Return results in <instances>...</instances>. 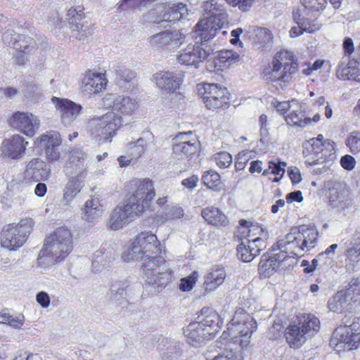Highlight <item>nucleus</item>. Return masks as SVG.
<instances>
[{
	"instance_id": "nucleus-13",
	"label": "nucleus",
	"mask_w": 360,
	"mask_h": 360,
	"mask_svg": "<svg viewBox=\"0 0 360 360\" xmlns=\"http://www.w3.org/2000/svg\"><path fill=\"white\" fill-rule=\"evenodd\" d=\"M84 15L83 9L80 6L71 7L67 13L72 37L82 41H85L94 31L93 25L84 20Z\"/></svg>"
},
{
	"instance_id": "nucleus-56",
	"label": "nucleus",
	"mask_w": 360,
	"mask_h": 360,
	"mask_svg": "<svg viewBox=\"0 0 360 360\" xmlns=\"http://www.w3.org/2000/svg\"><path fill=\"white\" fill-rule=\"evenodd\" d=\"M181 355V347L179 344L175 343L174 345H170L166 349L163 354V358L165 360H179Z\"/></svg>"
},
{
	"instance_id": "nucleus-16",
	"label": "nucleus",
	"mask_w": 360,
	"mask_h": 360,
	"mask_svg": "<svg viewBox=\"0 0 360 360\" xmlns=\"http://www.w3.org/2000/svg\"><path fill=\"white\" fill-rule=\"evenodd\" d=\"M9 122L13 128L30 137L37 133L40 124L39 120L33 114L19 111L13 114Z\"/></svg>"
},
{
	"instance_id": "nucleus-21",
	"label": "nucleus",
	"mask_w": 360,
	"mask_h": 360,
	"mask_svg": "<svg viewBox=\"0 0 360 360\" xmlns=\"http://www.w3.org/2000/svg\"><path fill=\"white\" fill-rule=\"evenodd\" d=\"M56 110L59 112L61 122L65 126L70 125L78 116L82 106L66 98L53 96L51 98Z\"/></svg>"
},
{
	"instance_id": "nucleus-1",
	"label": "nucleus",
	"mask_w": 360,
	"mask_h": 360,
	"mask_svg": "<svg viewBox=\"0 0 360 360\" xmlns=\"http://www.w3.org/2000/svg\"><path fill=\"white\" fill-rule=\"evenodd\" d=\"M103 102L110 111L101 117L92 118L87 126L91 136L100 143L110 141L122 125V116L131 115L138 108L136 99L124 95H108L103 98Z\"/></svg>"
},
{
	"instance_id": "nucleus-26",
	"label": "nucleus",
	"mask_w": 360,
	"mask_h": 360,
	"mask_svg": "<svg viewBox=\"0 0 360 360\" xmlns=\"http://www.w3.org/2000/svg\"><path fill=\"white\" fill-rule=\"evenodd\" d=\"M199 323L205 331L212 337L219 332L223 325V321L220 316L212 309L208 307H204L198 316Z\"/></svg>"
},
{
	"instance_id": "nucleus-6",
	"label": "nucleus",
	"mask_w": 360,
	"mask_h": 360,
	"mask_svg": "<svg viewBox=\"0 0 360 360\" xmlns=\"http://www.w3.org/2000/svg\"><path fill=\"white\" fill-rule=\"evenodd\" d=\"M141 261V270L144 275L146 285L158 292L168 283L172 274L166 260L160 255L139 259Z\"/></svg>"
},
{
	"instance_id": "nucleus-35",
	"label": "nucleus",
	"mask_w": 360,
	"mask_h": 360,
	"mask_svg": "<svg viewBox=\"0 0 360 360\" xmlns=\"http://www.w3.org/2000/svg\"><path fill=\"white\" fill-rule=\"evenodd\" d=\"M295 105H296V107L292 109L290 113L285 117V121L289 125L304 128L309 124L311 120L309 117H305L304 112L298 103H296Z\"/></svg>"
},
{
	"instance_id": "nucleus-19",
	"label": "nucleus",
	"mask_w": 360,
	"mask_h": 360,
	"mask_svg": "<svg viewBox=\"0 0 360 360\" xmlns=\"http://www.w3.org/2000/svg\"><path fill=\"white\" fill-rule=\"evenodd\" d=\"M50 175V165L40 158H32L29 161L23 173L24 180L27 182L46 181Z\"/></svg>"
},
{
	"instance_id": "nucleus-30",
	"label": "nucleus",
	"mask_w": 360,
	"mask_h": 360,
	"mask_svg": "<svg viewBox=\"0 0 360 360\" xmlns=\"http://www.w3.org/2000/svg\"><path fill=\"white\" fill-rule=\"evenodd\" d=\"M103 205L99 195H92L91 198L86 200L84 208L82 210V218L87 221H93L98 219L102 214Z\"/></svg>"
},
{
	"instance_id": "nucleus-24",
	"label": "nucleus",
	"mask_w": 360,
	"mask_h": 360,
	"mask_svg": "<svg viewBox=\"0 0 360 360\" xmlns=\"http://www.w3.org/2000/svg\"><path fill=\"white\" fill-rule=\"evenodd\" d=\"M214 18H203L200 20L195 26L193 31V37L196 43H202L212 39L217 31L224 27L214 22Z\"/></svg>"
},
{
	"instance_id": "nucleus-46",
	"label": "nucleus",
	"mask_w": 360,
	"mask_h": 360,
	"mask_svg": "<svg viewBox=\"0 0 360 360\" xmlns=\"http://www.w3.org/2000/svg\"><path fill=\"white\" fill-rule=\"evenodd\" d=\"M207 18H214V22L221 25V26L226 25L228 24V14L224 5L217 2L214 9H213V13Z\"/></svg>"
},
{
	"instance_id": "nucleus-50",
	"label": "nucleus",
	"mask_w": 360,
	"mask_h": 360,
	"mask_svg": "<svg viewBox=\"0 0 360 360\" xmlns=\"http://www.w3.org/2000/svg\"><path fill=\"white\" fill-rule=\"evenodd\" d=\"M184 216V210L181 207L177 206H172L168 207L164 215H158V221L162 223L166 222L168 220L180 219Z\"/></svg>"
},
{
	"instance_id": "nucleus-27",
	"label": "nucleus",
	"mask_w": 360,
	"mask_h": 360,
	"mask_svg": "<svg viewBox=\"0 0 360 360\" xmlns=\"http://www.w3.org/2000/svg\"><path fill=\"white\" fill-rule=\"evenodd\" d=\"M129 286L130 283L127 279L112 281L110 287V300L114 304L125 307Z\"/></svg>"
},
{
	"instance_id": "nucleus-58",
	"label": "nucleus",
	"mask_w": 360,
	"mask_h": 360,
	"mask_svg": "<svg viewBox=\"0 0 360 360\" xmlns=\"http://www.w3.org/2000/svg\"><path fill=\"white\" fill-rule=\"evenodd\" d=\"M319 25L316 26L315 25H313L312 26L309 25L307 27V25L305 26H299L298 27H293L290 30V34L292 37H297L302 34H303L304 32H307L309 33H313L316 30H319Z\"/></svg>"
},
{
	"instance_id": "nucleus-11",
	"label": "nucleus",
	"mask_w": 360,
	"mask_h": 360,
	"mask_svg": "<svg viewBox=\"0 0 360 360\" xmlns=\"http://www.w3.org/2000/svg\"><path fill=\"white\" fill-rule=\"evenodd\" d=\"M360 344V333H354L350 326H340L333 333L329 345L338 353L356 349Z\"/></svg>"
},
{
	"instance_id": "nucleus-64",
	"label": "nucleus",
	"mask_w": 360,
	"mask_h": 360,
	"mask_svg": "<svg viewBox=\"0 0 360 360\" xmlns=\"http://www.w3.org/2000/svg\"><path fill=\"white\" fill-rule=\"evenodd\" d=\"M355 164V159L352 155H345L340 159V165L345 169L352 170L354 168Z\"/></svg>"
},
{
	"instance_id": "nucleus-23",
	"label": "nucleus",
	"mask_w": 360,
	"mask_h": 360,
	"mask_svg": "<svg viewBox=\"0 0 360 360\" xmlns=\"http://www.w3.org/2000/svg\"><path fill=\"white\" fill-rule=\"evenodd\" d=\"M288 258V255L283 252H279L269 255L266 252L262 255L258 265V271L264 278H269L274 272L278 271L282 263Z\"/></svg>"
},
{
	"instance_id": "nucleus-62",
	"label": "nucleus",
	"mask_w": 360,
	"mask_h": 360,
	"mask_svg": "<svg viewBox=\"0 0 360 360\" xmlns=\"http://www.w3.org/2000/svg\"><path fill=\"white\" fill-rule=\"evenodd\" d=\"M19 34L13 30H7L3 33V41L8 46L13 47L15 41L18 39Z\"/></svg>"
},
{
	"instance_id": "nucleus-33",
	"label": "nucleus",
	"mask_w": 360,
	"mask_h": 360,
	"mask_svg": "<svg viewBox=\"0 0 360 360\" xmlns=\"http://www.w3.org/2000/svg\"><path fill=\"white\" fill-rule=\"evenodd\" d=\"M184 335L188 343L193 346H195L205 338H211L199 321L191 323L184 330Z\"/></svg>"
},
{
	"instance_id": "nucleus-51",
	"label": "nucleus",
	"mask_w": 360,
	"mask_h": 360,
	"mask_svg": "<svg viewBox=\"0 0 360 360\" xmlns=\"http://www.w3.org/2000/svg\"><path fill=\"white\" fill-rule=\"evenodd\" d=\"M34 42L31 37L19 34L18 39L15 41L13 48L19 52L25 53L30 46H34Z\"/></svg>"
},
{
	"instance_id": "nucleus-28",
	"label": "nucleus",
	"mask_w": 360,
	"mask_h": 360,
	"mask_svg": "<svg viewBox=\"0 0 360 360\" xmlns=\"http://www.w3.org/2000/svg\"><path fill=\"white\" fill-rule=\"evenodd\" d=\"M345 255L347 270L354 271L353 262H357L360 259V232H356L353 235L351 240L347 245Z\"/></svg>"
},
{
	"instance_id": "nucleus-61",
	"label": "nucleus",
	"mask_w": 360,
	"mask_h": 360,
	"mask_svg": "<svg viewBox=\"0 0 360 360\" xmlns=\"http://www.w3.org/2000/svg\"><path fill=\"white\" fill-rule=\"evenodd\" d=\"M233 6H238L242 11H248L252 5L255 0H225Z\"/></svg>"
},
{
	"instance_id": "nucleus-38",
	"label": "nucleus",
	"mask_w": 360,
	"mask_h": 360,
	"mask_svg": "<svg viewBox=\"0 0 360 360\" xmlns=\"http://www.w3.org/2000/svg\"><path fill=\"white\" fill-rule=\"evenodd\" d=\"M239 224L240 226L239 231L241 234L247 233L246 236L248 237L258 235L257 237L264 238V241L266 240L268 238V233L267 231H265L264 229L258 224H254L252 221H247L245 219H240Z\"/></svg>"
},
{
	"instance_id": "nucleus-45",
	"label": "nucleus",
	"mask_w": 360,
	"mask_h": 360,
	"mask_svg": "<svg viewBox=\"0 0 360 360\" xmlns=\"http://www.w3.org/2000/svg\"><path fill=\"white\" fill-rule=\"evenodd\" d=\"M345 291L353 304H360V277L352 278Z\"/></svg>"
},
{
	"instance_id": "nucleus-44",
	"label": "nucleus",
	"mask_w": 360,
	"mask_h": 360,
	"mask_svg": "<svg viewBox=\"0 0 360 360\" xmlns=\"http://www.w3.org/2000/svg\"><path fill=\"white\" fill-rule=\"evenodd\" d=\"M202 181L207 188L214 191H219L221 188L220 176L212 170L207 171L203 174Z\"/></svg>"
},
{
	"instance_id": "nucleus-9",
	"label": "nucleus",
	"mask_w": 360,
	"mask_h": 360,
	"mask_svg": "<svg viewBox=\"0 0 360 360\" xmlns=\"http://www.w3.org/2000/svg\"><path fill=\"white\" fill-rule=\"evenodd\" d=\"M34 222L30 218L22 219L18 224L4 226L1 233V243L9 250H17L23 245L32 231Z\"/></svg>"
},
{
	"instance_id": "nucleus-32",
	"label": "nucleus",
	"mask_w": 360,
	"mask_h": 360,
	"mask_svg": "<svg viewBox=\"0 0 360 360\" xmlns=\"http://www.w3.org/2000/svg\"><path fill=\"white\" fill-rule=\"evenodd\" d=\"M337 76L342 80H354L360 82V58L359 61H349L346 66L342 63L339 64Z\"/></svg>"
},
{
	"instance_id": "nucleus-4",
	"label": "nucleus",
	"mask_w": 360,
	"mask_h": 360,
	"mask_svg": "<svg viewBox=\"0 0 360 360\" xmlns=\"http://www.w3.org/2000/svg\"><path fill=\"white\" fill-rule=\"evenodd\" d=\"M298 65L293 53L281 51L274 56L271 67L264 73L265 80L277 89H284L297 72Z\"/></svg>"
},
{
	"instance_id": "nucleus-36",
	"label": "nucleus",
	"mask_w": 360,
	"mask_h": 360,
	"mask_svg": "<svg viewBox=\"0 0 360 360\" xmlns=\"http://www.w3.org/2000/svg\"><path fill=\"white\" fill-rule=\"evenodd\" d=\"M285 336L290 347H300L306 341L305 335L302 332L300 325H290L285 330Z\"/></svg>"
},
{
	"instance_id": "nucleus-8",
	"label": "nucleus",
	"mask_w": 360,
	"mask_h": 360,
	"mask_svg": "<svg viewBox=\"0 0 360 360\" xmlns=\"http://www.w3.org/2000/svg\"><path fill=\"white\" fill-rule=\"evenodd\" d=\"M161 253V244L156 235L150 232H141L136 236L122 257L124 261L129 262Z\"/></svg>"
},
{
	"instance_id": "nucleus-29",
	"label": "nucleus",
	"mask_w": 360,
	"mask_h": 360,
	"mask_svg": "<svg viewBox=\"0 0 360 360\" xmlns=\"http://www.w3.org/2000/svg\"><path fill=\"white\" fill-rule=\"evenodd\" d=\"M352 301L349 300L345 291H339L334 296L329 298L328 301V309L337 313H343L350 311L353 309L354 306Z\"/></svg>"
},
{
	"instance_id": "nucleus-18",
	"label": "nucleus",
	"mask_w": 360,
	"mask_h": 360,
	"mask_svg": "<svg viewBox=\"0 0 360 360\" xmlns=\"http://www.w3.org/2000/svg\"><path fill=\"white\" fill-rule=\"evenodd\" d=\"M86 169L87 155L81 148H72L69 153V160L65 166L66 174L86 178Z\"/></svg>"
},
{
	"instance_id": "nucleus-2",
	"label": "nucleus",
	"mask_w": 360,
	"mask_h": 360,
	"mask_svg": "<svg viewBox=\"0 0 360 360\" xmlns=\"http://www.w3.org/2000/svg\"><path fill=\"white\" fill-rule=\"evenodd\" d=\"M155 189L150 179H144L137 186L136 191L123 205H117L112 212L109 227L118 230L128 224L150 207L155 197Z\"/></svg>"
},
{
	"instance_id": "nucleus-60",
	"label": "nucleus",
	"mask_w": 360,
	"mask_h": 360,
	"mask_svg": "<svg viewBox=\"0 0 360 360\" xmlns=\"http://www.w3.org/2000/svg\"><path fill=\"white\" fill-rule=\"evenodd\" d=\"M269 169H271V174L275 175H281L282 177L285 173V167L287 164L285 162L278 160L277 162L274 161H270L269 162Z\"/></svg>"
},
{
	"instance_id": "nucleus-55",
	"label": "nucleus",
	"mask_w": 360,
	"mask_h": 360,
	"mask_svg": "<svg viewBox=\"0 0 360 360\" xmlns=\"http://www.w3.org/2000/svg\"><path fill=\"white\" fill-rule=\"evenodd\" d=\"M70 176V177L65 184V186L75 191L76 193H79L85 185V178H82L80 176L73 175Z\"/></svg>"
},
{
	"instance_id": "nucleus-63",
	"label": "nucleus",
	"mask_w": 360,
	"mask_h": 360,
	"mask_svg": "<svg viewBox=\"0 0 360 360\" xmlns=\"http://www.w3.org/2000/svg\"><path fill=\"white\" fill-rule=\"evenodd\" d=\"M248 154V151H243L238 155L235 163V167L237 170H242L245 168V164L249 160Z\"/></svg>"
},
{
	"instance_id": "nucleus-12",
	"label": "nucleus",
	"mask_w": 360,
	"mask_h": 360,
	"mask_svg": "<svg viewBox=\"0 0 360 360\" xmlns=\"http://www.w3.org/2000/svg\"><path fill=\"white\" fill-rule=\"evenodd\" d=\"M185 40L181 30H165L148 38L149 46L155 50H172L179 47Z\"/></svg>"
},
{
	"instance_id": "nucleus-7",
	"label": "nucleus",
	"mask_w": 360,
	"mask_h": 360,
	"mask_svg": "<svg viewBox=\"0 0 360 360\" xmlns=\"http://www.w3.org/2000/svg\"><path fill=\"white\" fill-rule=\"evenodd\" d=\"M257 328L256 321L248 313L236 312L228 324L227 332L221 338H226L227 334L231 338L229 344L243 349L249 345L253 331Z\"/></svg>"
},
{
	"instance_id": "nucleus-57",
	"label": "nucleus",
	"mask_w": 360,
	"mask_h": 360,
	"mask_svg": "<svg viewBox=\"0 0 360 360\" xmlns=\"http://www.w3.org/2000/svg\"><path fill=\"white\" fill-rule=\"evenodd\" d=\"M302 4L305 8L314 11H323L327 4L326 0H302Z\"/></svg>"
},
{
	"instance_id": "nucleus-59",
	"label": "nucleus",
	"mask_w": 360,
	"mask_h": 360,
	"mask_svg": "<svg viewBox=\"0 0 360 360\" xmlns=\"http://www.w3.org/2000/svg\"><path fill=\"white\" fill-rule=\"evenodd\" d=\"M217 165L221 168L228 167L231 162L232 157L227 152H221L217 154L215 157Z\"/></svg>"
},
{
	"instance_id": "nucleus-48",
	"label": "nucleus",
	"mask_w": 360,
	"mask_h": 360,
	"mask_svg": "<svg viewBox=\"0 0 360 360\" xmlns=\"http://www.w3.org/2000/svg\"><path fill=\"white\" fill-rule=\"evenodd\" d=\"M112 68L117 80L120 82H130L136 77V73L126 66L117 65L113 66Z\"/></svg>"
},
{
	"instance_id": "nucleus-10",
	"label": "nucleus",
	"mask_w": 360,
	"mask_h": 360,
	"mask_svg": "<svg viewBox=\"0 0 360 360\" xmlns=\"http://www.w3.org/2000/svg\"><path fill=\"white\" fill-rule=\"evenodd\" d=\"M335 142L326 139L325 146H321L316 141H307L303 145L302 154L306 158L305 164L314 166L323 163L327 159L335 158Z\"/></svg>"
},
{
	"instance_id": "nucleus-49",
	"label": "nucleus",
	"mask_w": 360,
	"mask_h": 360,
	"mask_svg": "<svg viewBox=\"0 0 360 360\" xmlns=\"http://www.w3.org/2000/svg\"><path fill=\"white\" fill-rule=\"evenodd\" d=\"M255 36L260 47L267 48L272 42V34L271 32L264 27H258L255 30Z\"/></svg>"
},
{
	"instance_id": "nucleus-5",
	"label": "nucleus",
	"mask_w": 360,
	"mask_h": 360,
	"mask_svg": "<svg viewBox=\"0 0 360 360\" xmlns=\"http://www.w3.org/2000/svg\"><path fill=\"white\" fill-rule=\"evenodd\" d=\"M318 231L314 226L301 225L293 226L283 239L277 242L278 248H283L281 252L301 256L305 251L313 248L318 238Z\"/></svg>"
},
{
	"instance_id": "nucleus-3",
	"label": "nucleus",
	"mask_w": 360,
	"mask_h": 360,
	"mask_svg": "<svg viewBox=\"0 0 360 360\" xmlns=\"http://www.w3.org/2000/svg\"><path fill=\"white\" fill-rule=\"evenodd\" d=\"M72 248L70 231L65 227L56 229L45 238L43 248L39 251L37 259V266L46 269L63 261L71 252Z\"/></svg>"
},
{
	"instance_id": "nucleus-34",
	"label": "nucleus",
	"mask_w": 360,
	"mask_h": 360,
	"mask_svg": "<svg viewBox=\"0 0 360 360\" xmlns=\"http://www.w3.org/2000/svg\"><path fill=\"white\" fill-rule=\"evenodd\" d=\"M226 274L223 267L216 266L212 268L205 277L204 285L205 290L212 291L222 284L225 280Z\"/></svg>"
},
{
	"instance_id": "nucleus-54",
	"label": "nucleus",
	"mask_w": 360,
	"mask_h": 360,
	"mask_svg": "<svg viewBox=\"0 0 360 360\" xmlns=\"http://www.w3.org/2000/svg\"><path fill=\"white\" fill-rule=\"evenodd\" d=\"M178 9H176L174 5L172 6L165 7L164 13L162 15V19L158 20V23L163 21L175 22L181 19V14L178 13L179 11H176Z\"/></svg>"
},
{
	"instance_id": "nucleus-20",
	"label": "nucleus",
	"mask_w": 360,
	"mask_h": 360,
	"mask_svg": "<svg viewBox=\"0 0 360 360\" xmlns=\"http://www.w3.org/2000/svg\"><path fill=\"white\" fill-rule=\"evenodd\" d=\"M200 46L189 45L177 56V60L181 64L186 65H193L195 68L198 65L205 60L212 52L211 49Z\"/></svg>"
},
{
	"instance_id": "nucleus-40",
	"label": "nucleus",
	"mask_w": 360,
	"mask_h": 360,
	"mask_svg": "<svg viewBox=\"0 0 360 360\" xmlns=\"http://www.w3.org/2000/svg\"><path fill=\"white\" fill-rule=\"evenodd\" d=\"M38 145L44 148L59 147L61 144L60 135L56 131H50L37 139Z\"/></svg>"
},
{
	"instance_id": "nucleus-15",
	"label": "nucleus",
	"mask_w": 360,
	"mask_h": 360,
	"mask_svg": "<svg viewBox=\"0 0 360 360\" xmlns=\"http://www.w3.org/2000/svg\"><path fill=\"white\" fill-rule=\"evenodd\" d=\"M183 77L181 72L160 71L153 75V79L162 94L173 95L181 85Z\"/></svg>"
},
{
	"instance_id": "nucleus-53",
	"label": "nucleus",
	"mask_w": 360,
	"mask_h": 360,
	"mask_svg": "<svg viewBox=\"0 0 360 360\" xmlns=\"http://www.w3.org/2000/svg\"><path fill=\"white\" fill-rule=\"evenodd\" d=\"M347 146L349 148L353 154L360 152V132L354 131L349 134L346 141Z\"/></svg>"
},
{
	"instance_id": "nucleus-14",
	"label": "nucleus",
	"mask_w": 360,
	"mask_h": 360,
	"mask_svg": "<svg viewBox=\"0 0 360 360\" xmlns=\"http://www.w3.org/2000/svg\"><path fill=\"white\" fill-rule=\"evenodd\" d=\"M202 100L207 108L214 110L226 109L229 106V92L226 87L217 84H205Z\"/></svg>"
},
{
	"instance_id": "nucleus-43",
	"label": "nucleus",
	"mask_w": 360,
	"mask_h": 360,
	"mask_svg": "<svg viewBox=\"0 0 360 360\" xmlns=\"http://www.w3.org/2000/svg\"><path fill=\"white\" fill-rule=\"evenodd\" d=\"M25 321V318L22 314H20L18 316H13L6 312L0 314V323L7 324L15 329H20L24 324Z\"/></svg>"
},
{
	"instance_id": "nucleus-37",
	"label": "nucleus",
	"mask_w": 360,
	"mask_h": 360,
	"mask_svg": "<svg viewBox=\"0 0 360 360\" xmlns=\"http://www.w3.org/2000/svg\"><path fill=\"white\" fill-rule=\"evenodd\" d=\"M201 215L209 224L216 226H225L227 223L225 214L217 207L204 208Z\"/></svg>"
},
{
	"instance_id": "nucleus-17",
	"label": "nucleus",
	"mask_w": 360,
	"mask_h": 360,
	"mask_svg": "<svg viewBox=\"0 0 360 360\" xmlns=\"http://www.w3.org/2000/svg\"><path fill=\"white\" fill-rule=\"evenodd\" d=\"M27 144L28 142L22 136L15 134L3 141L0 147V156L10 160L21 159L25 153Z\"/></svg>"
},
{
	"instance_id": "nucleus-42",
	"label": "nucleus",
	"mask_w": 360,
	"mask_h": 360,
	"mask_svg": "<svg viewBox=\"0 0 360 360\" xmlns=\"http://www.w3.org/2000/svg\"><path fill=\"white\" fill-rule=\"evenodd\" d=\"M239 55L232 50H222L219 52L217 63L222 68H229L239 60Z\"/></svg>"
},
{
	"instance_id": "nucleus-22",
	"label": "nucleus",
	"mask_w": 360,
	"mask_h": 360,
	"mask_svg": "<svg viewBox=\"0 0 360 360\" xmlns=\"http://www.w3.org/2000/svg\"><path fill=\"white\" fill-rule=\"evenodd\" d=\"M266 247V241L261 237L248 240L247 243L241 242L237 246V256L244 262H250L259 255Z\"/></svg>"
},
{
	"instance_id": "nucleus-52",
	"label": "nucleus",
	"mask_w": 360,
	"mask_h": 360,
	"mask_svg": "<svg viewBox=\"0 0 360 360\" xmlns=\"http://www.w3.org/2000/svg\"><path fill=\"white\" fill-rule=\"evenodd\" d=\"M199 275L198 271H193L188 276L184 277L181 279L179 284V289L183 292H187L191 290L197 280Z\"/></svg>"
},
{
	"instance_id": "nucleus-47",
	"label": "nucleus",
	"mask_w": 360,
	"mask_h": 360,
	"mask_svg": "<svg viewBox=\"0 0 360 360\" xmlns=\"http://www.w3.org/2000/svg\"><path fill=\"white\" fill-rule=\"evenodd\" d=\"M241 356L240 349L229 343L228 347L222 354L216 356L211 360H240Z\"/></svg>"
},
{
	"instance_id": "nucleus-31",
	"label": "nucleus",
	"mask_w": 360,
	"mask_h": 360,
	"mask_svg": "<svg viewBox=\"0 0 360 360\" xmlns=\"http://www.w3.org/2000/svg\"><path fill=\"white\" fill-rule=\"evenodd\" d=\"M106 82L101 73L89 72L82 80V91L87 94H96L100 92Z\"/></svg>"
},
{
	"instance_id": "nucleus-39",
	"label": "nucleus",
	"mask_w": 360,
	"mask_h": 360,
	"mask_svg": "<svg viewBox=\"0 0 360 360\" xmlns=\"http://www.w3.org/2000/svg\"><path fill=\"white\" fill-rule=\"evenodd\" d=\"M112 257L110 254L103 250H96L92 259V270L94 272H100L110 266Z\"/></svg>"
},
{
	"instance_id": "nucleus-41",
	"label": "nucleus",
	"mask_w": 360,
	"mask_h": 360,
	"mask_svg": "<svg viewBox=\"0 0 360 360\" xmlns=\"http://www.w3.org/2000/svg\"><path fill=\"white\" fill-rule=\"evenodd\" d=\"M299 325L302 328V332L304 335H313L318 332L320 328L319 319L314 315L307 314L303 316V320L300 321Z\"/></svg>"
},
{
	"instance_id": "nucleus-25",
	"label": "nucleus",
	"mask_w": 360,
	"mask_h": 360,
	"mask_svg": "<svg viewBox=\"0 0 360 360\" xmlns=\"http://www.w3.org/2000/svg\"><path fill=\"white\" fill-rule=\"evenodd\" d=\"M188 136H192V132L179 133L174 139L173 153L175 155L190 156L195 154L198 149L199 141L195 137L191 139Z\"/></svg>"
}]
</instances>
